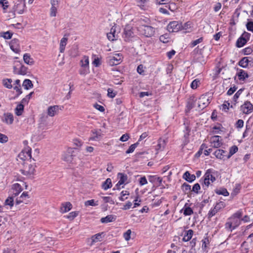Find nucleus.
I'll list each match as a JSON object with an SVG mask.
<instances>
[{"label":"nucleus","mask_w":253,"mask_h":253,"mask_svg":"<svg viewBox=\"0 0 253 253\" xmlns=\"http://www.w3.org/2000/svg\"><path fill=\"white\" fill-rule=\"evenodd\" d=\"M7 136L0 132V143H4L8 141Z\"/></svg>","instance_id":"obj_56"},{"label":"nucleus","mask_w":253,"mask_h":253,"mask_svg":"<svg viewBox=\"0 0 253 253\" xmlns=\"http://www.w3.org/2000/svg\"><path fill=\"white\" fill-rule=\"evenodd\" d=\"M138 144V142H137L136 143L131 145L129 146V148L126 150V153L129 154V153H132L134 151V150L135 149L136 147L137 146Z\"/></svg>","instance_id":"obj_51"},{"label":"nucleus","mask_w":253,"mask_h":253,"mask_svg":"<svg viewBox=\"0 0 253 253\" xmlns=\"http://www.w3.org/2000/svg\"><path fill=\"white\" fill-rule=\"evenodd\" d=\"M225 228L226 229L230 231H232L236 228L228 219L227 222L225 224Z\"/></svg>","instance_id":"obj_45"},{"label":"nucleus","mask_w":253,"mask_h":253,"mask_svg":"<svg viewBox=\"0 0 253 253\" xmlns=\"http://www.w3.org/2000/svg\"><path fill=\"white\" fill-rule=\"evenodd\" d=\"M143 34L147 37L152 36L155 33V30L153 27L149 26H144L143 28Z\"/></svg>","instance_id":"obj_16"},{"label":"nucleus","mask_w":253,"mask_h":253,"mask_svg":"<svg viewBox=\"0 0 253 253\" xmlns=\"http://www.w3.org/2000/svg\"><path fill=\"white\" fill-rule=\"evenodd\" d=\"M253 52V49L251 47H248L244 48L243 50V52L245 55H249L252 53Z\"/></svg>","instance_id":"obj_60"},{"label":"nucleus","mask_w":253,"mask_h":253,"mask_svg":"<svg viewBox=\"0 0 253 253\" xmlns=\"http://www.w3.org/2000/svg\"><path fill=\"white\" fill-rule=\"evenodd\" d=\"M249 245L247 242H244L241 245V250L242 253H247L249 251Z\"/></svg>","instance_id":"obj_35"},{"label":"nucleus","mask_w":253,"mask_h":253,"mask_svg":"<svg viewBox=\"0 0 253 253\" xmlns=\"http://www.w3.org/2000/svg\"><path fill=\"white\" fill-rule=\"evenodd\" d=\"M243 92V89H240L239 90L237 91V92L235 93V94L234 95L233 98V102H234V104L235 105L236 103L237 102V100L239 98L240 95L242 94Z\"/></svg>","instance_id":"obj_49"},{"label":"nucleus","mask_w":253,"mask_h":253,"mask_svg":"<svg viewBox=\"0 0 253 253\" xmlns=\"http://www.w3.org/2000/svg\"><path fill=\"white\" fill-rule=\"evenodd\" d=\"M131 233V231L130 229L127 230L125 233H124L123 237L126 241H127L130 240Z\"/></svg>","instance_id":"obj_54"},{"label":"nucleus","mask_w":253,"mask_h":253,"mask_svg":"<svg viewBox=\"0 0 253 253\" xmlns=\"http://www.w3.org/2000/svg\"><path fill=\"white\" fill-rule=\"evenodd\" d=\"M81 67L89 68V57L87 56H84L80 61Z\"/></svg>","instance_id":"obj_29"},{"label":"nucleus","mask_w":253,"mask_h":253,"mask_svg":"<svg viewBox=\"0 0 253 253\" xmlns=\"http://www.w3.org/2000/svg\"><path fill=\"white\" fill-rule=\"evenodd\" d=\"M8 3L6 0H0V4L2 5L4 10L6 9L8 7Z\"/></svg>","instance_id":"obj_61"},{"label":"nucleus","mask_w":253,"mask_h":253,"mask_svg":"<svg viewBox=\"0 0 253 253\" xmlns=\"http://www.w3.org/2000/svg\"><path fill=\"white\" fill-rule=\"evenodd\" d=\"M237 75L238 76L239 79L242 81H244L249 77L248 73L242 69H240L238 71Z\"/></svg>","instance_id":"obj_20"},{"label":"nucleus","mask_w":253,"mask_h":253,"mask_svg":"<svg viewBox=\"0 0 253 253\" xmlns=\"http://www.w3.org/2000/svg\"><path fill=\"white\" fill-rule=\"evenodd\" d=\"M117 37L115 28L112 27L110 30V32L107 34V38L109 40L113 41L116 40Z\"/></svg>","instance_id":"obj_25"},{"label":"nucleus","mask_w":253,"mask_h":253,"mask_svg":"<svg viewBox=\"0 0 253 253\" xmlns=\"http://www.w3.org/2000/svg\"><path fill=\"white\" fill-rule=\"evenodd\" d=\"M12 80L10 79H6L2 80L3 85L7 88H11L12 85Z\"/></svg>","instance_id":"obj_41"},{"label":"nucleus","mask_w":253,"mask_h":253,"mask_svg":"<svg viewBox=\"0 0 253 253\" xmlns=\"http://www.w3.org/2000/svg\"><path fill=\"white\" fill-rule=\"evenodd\" d=\"M224 203L222 202H221L217 203L214 208L218 212L221 209L224 208Z\"/></svg>","instance_id":"obj_58"},{"label":"nucleus","mask_w":253,"mask_h":253,"mask_svg":"<svg viewBox=\"0 0 253 253\" xmlns=\"http://www.w3.org/2000/svg\"><path fill=\"white\" fill-rule=\"evenodd\" d=\"M73 150L72 148H68L63 155L62 159L67 162H71L73 160Z\"/></svg>","instance_id":"obj_13"},{"label":"nucleus","mask_w":253,"mask_h":253,"mask_svg":"<svg viewBox=\"0 0 253 253\" xmlns=\"http://www.w3.org/2000/svg\"><path fill=\"white\" fill-rule=\"evenodd\" d=\"M246 27L248 31L253 32V22L249 21L246 24Z\"/></svg>","instance_id":"obj_59"},{"label":"nucleus","mask_w":253,"mask_h":253,"mask_svg":"<svg viewBox=\"0 0 253 253\" xmlns=\"http://www.w3.org/2000/svg\"><path fill=\"white\" fill-rule=\"evenodd\" d=\"M13 116L11 113H6L4 115V121L7 124H12L13 122Z\"/></svg>","instance_id":"obj_26"},{"label":"nucleus","mask_w":253,"mask_h":253,"mask_svg":"<svg viewBox=\"0 0 253 253\" xmlns=\"http://www.w3.org/2000/svg\"><path fill=\"white\" fill-rule=\"evenodd\" d=\"M68 39L65 37H63L60 41L59 49L60 52L62 53L65 50V46L67 44Z\"/></svg>","instance_id":"obj_31"},{"label":"nucleus","mask_w":253,"mask_h":253,"mask_svg":"<svg viewBox=\"0 0 253 253\" xmlns=\"http://www.w3.org/2000/svg\"><path fill=\"white\" fill-rule=\"evenodd\" d=\"M78 214V213L76 211H72L70 212L66 217L67 218L70 220L74 219Z\"/></svg>","instance_id":"obj_53"},{"label":"nucleus","mask_w":253,"mask_h":253,"mask_svg":"<svg viewBox=\"0 0 253 253\" xmlns=\"http://www.w3.org/2000/svg\"><path fill=\"white\" fill-rule=\"evenodd\" d=\"M103 234V232L97 233L91 237V245H92L94 243L100 242L102 240V235Z\"/></svg>","instance_id":"obj_27"},{"label":"nucleus","mask_w":253,"mask_h":253,"mask_svg":"<svg viewBox=\"0 0 253 253\" xmlns=\"http://www.w3.org/2000/svg\"><path fill=\"white\" fill-rule=\"evenodd\" d=\"M116 219V216L115 215L110 214L101 218L100 221L102 223H108L115 221Z\"/></svg>","instance_id":"obj_22"},{"label":"nucleus","mask_w":253,"mask_h":253,"mask_svg":"<svg viewBox=\"0 0 253 253\" xmlns=\"http://www.w3.org/2000/svg\"><path fill=\"white\" fill-rule=\"evenodd\" d=\"M210 103L209 98L206 95H202L198 100V107L203 109Z\"/></svg>","instance_id":"obj_10"},{"label":"nucleus","mask_w":253,"mask_h":253,"mask_svg":"<svg viewBox=\"0 0 253 253\" xmlns=\"http://www.w3.org/2000/svg\"><path fill=\"white\" fill-rule=\"evenodd\" d=\"M13 197L11 195V196L8 197L5 201L4 205L5 206H9L10 208H12L14 205V200Z\"/></svg>","instance_id":"obj_37"},{"label":"nucleus","mask_w":253,"mask_h":253,"mask_svg":"<svg viewBox=\"0 0 253 253\" xmlns=\"http://www.w3.org/2000/svg\"><path fill=\"white\" fill-rule=\"evenodd\" d=\"M213 154L217 159L223 160L228 159L227 152L222 149H217Z\"/></svg>","instance_id":"obj_12"},{"label":"nucleus","mask_w":253,"mask_h":253,"mask_svg":"<svg viewBox=\"0 0 253 253\" xmlns=\"http://www.w3.org/2000/svg\"><path fill=\"white\" fill-rule=\"evenodd\" d=\"M216 193L218 195H222L224 196H227L229 195L228 192L225 188H221L219 190H217L216 191Z\"/></svg>","instance_id":"obj_46"},{"label":"nucleus","mask_w":253,"mask_h":253,"mask_svg":"<svg viewBox=\"0 0 253 253\" xmlns=\"http://www.w3.org/2000/svg\"><path fill=\"white\" fill-rule=\"evenodd\" d=\"M112 181L111 179L109 178H107L103 183L102 185V188L106 190L109 188H110L112 187Z\"/></svg>","instance_id":"obj_33"},{"label":"nucleus","mask_w":253,"mask_h":253,"mask_svg":"<svg viewBox=\"0 0 253 253\" xmlns=\"http://www.w3.org/2000/svg\"><path fill=\"white\" fill-rule=\"evenodd\" d=\"M132 32L130 30H125L124 31V39L126 41L129 40V38L132 37Z\"/></svg>","instance_id":"obj_44"},{"label":"nucleus","mask_w":253,"mask_h":253,"mask_svg":"<svg viewBox=\"0 0 253 253\" xmlns=\"http://www.w3.org/2000/svg\"><path fill=\"white\" fill-rule=\"evenodd\" d=\"M14 72L16 74L25 75L27 73V68L24 66H21L19 68L14 67Z\"/></svg>","instance_id":"obj_17"},{"label":"nucleus","mask_w":253,"mask_h":253,"mask_svg":"<svg viewBox=\"0 0 253 253\" xmlns=\"http://www.w3.org/2000/svg\"><path fill=\"white\" fill-rule=\"evenodd\" d=\"M10 48L15 53H18L20 51L19 41L18 39H14L10 43Z\"/></svg>","instance_id":"obj_11"},{"label":"nucleus","mask_w":253,"mask_h":253,"mask_svg":"<svg viewBox=\"0 0 253 253\" xmlns=\"http://www.w3.org/2000/svg\"><path fill=\"white\" fill-rule=\"evenodd\" d=\"M203 187H208L215 180V177L212 174V170L211 169H208L204 176Z\"/></svg>","instance_id":"obj_1"},{"label":"nucleus","mask_w":253,"mask_h":253,"mask_svg":"<svg viewBox=\"0 0 253 253\" xmlns=\"http://www.w3.org/2000/svg\"><path fill=\"white\" fill-rule=\"evenodd\" d=\"M23 60L24 62L29 65H32L34 63V59L31 57L28 53H25L23 55Z\"/></svg>","instance_id":"obj_24"},{"label":"nucleus","mask_w":253,"mask_h":253,"mask_svg":"<svg viewBox=\"0 0 253 253\" xmlns=\"http://www.w3.org/2000/svg\"><path fill=\"white\" fill-rule=\"evenodd\" d=\"M193 24L191 22H187L182 25V30L185 33H189L193 31Z\"/></svg>","instance_id":"obj_19"},{"label":"nucleus","mask_w":253,"mask_h":253,"mask_svg":"<svg viewBox=\"0 0 253 253\" xmlns=\"http://www.w3.org/2000/svg\"><path fill=\"white\" fill-rule=\"evenodd\" d=\"M23 86L25 89H29V88H32L33 85L31 80L29 79H26L23 82Z\"/></svg>","instance_id":"obj_38"},{"label":"nucleus","mask_w":253,"mask_h":253,"mask_svg":"<svg viewBox=\"0 0 253 253\" xmlns=\"http://www.w3.org/2000/svg\"><path fill=\"white\" fill-rule=\"evenodd\" d=\"M217 211L214 208H213V209H211L209 212L208 214V218H211V217H212L213 216H214V215H215V214L217 212Z\"/></svg>","instance_id":"obj_55"},{"label":"nucleus","mask_w":253,"mask_h":253,"mask_svg":"<svg viewBox=\"0 0 253 253\" xmlns=\"http://www.w3.org/2000/svg\"><path fill=\"white\" fill-rule=\"evenodd\" d=\"M200 189V186L199 183H196L194 185L192 188V191L196 193H198L199 190Z\"/></svg>","instance_id":"obj_63"},{"label":"nucleus","mask_w":253,"mask_h":253,"mask_svg":"<svg viewBox=\"0 0 253 253\" xmlns=\"http://www.w3.org/2000/svg\"><path fill=\"white\" fill-rule=\"evenodd\" d=\"M129 138V134L127 133H125L123 134L120 138V140L122 142H125L127 141Z\"/></svg>","instance_id":"obj_64"},{"label":"nucleus","mask_w":253,"mask_h":253,"mask_svg":"<svg viewBox=\"0 0 253 253\" xmlns=\"http://www.w3.org/2000/svg\"><path fill=\"white\" fill-rule=\"evenodd\" d=\"M166 145V141L164 139H160L158 141L157 145V149L160 150H162L165 148Z\"/></svg>","instance_id":"obj_42"},{"label":"nucleus","mask_w":253,"mask_h":253,"mask_svg":"<svg viewBox=\"0 0 253 253\" xmlns=\"http://www.w3.org/2000/svg\"><path fill=\"white\" fill-rule=\"evenodd\" d=\"M182 25L178 21L170 22L167 26V30L169 32H177L182 30Z\"/></svg>","instance_id":"obj_5"},{"label":"nucleus","mask_w":253,"mask_h":253,"mask_svg":"<svg viewBox=\"0 0 253 253\" xmlns=\"http://www.w3.org/2000/svg\"><path fill=\"white\" fill-rule=\"evenodd\" d=\"M247 40L244 39L242 37H240L236 42V46L238 47L243 46L247 43Z\"/></svg>","instance_id":"obj_39"},{"label":"nucleus","mask_w":253,"mask_h":253,"mask_svg":"<svg viewBox=\"0 0 253 253\" xmlns=\"http://www.w3.org/2000/svg\"><path fill=\"white\" fill-rule=\"evenodd\" d=\"M22 173L28 176H33L35 171V166L28 162L25 163L23 169L21 170Z\"/></svg>","instance_id":"obj_2"},{"label":"nucleus","mask_w":253,"mask_h":253,"mask_svg":"<svg viewBox=\"0 0 253 253\" xmlns=\"http://www.w3.org/2000/svg\"><path fill=\"white\" fill-rule=\"evenodd\" d=\"M249 57H243L239 62V65L243 68H246L248 67L249 65V63L250 62Z\"/></svg>","instance_id":"obj_28"},{"label":"nucleus","mask_w":253,"mask_h":253,"mask_svg":"<svg viewBox=\"0 0 253 253\" xmlns=\"http://www.w3.org/2000/svg\"><path fill=\"white\" fill-rule=\"evenodd\" d=\"M148 0H136L137 4L140 7L144 6Z\"/></svg>","instance_id":"obj_62"},{"label":"nucleus","mask_w":253,"mask_h":253,"mask_svg":"<svg viewBox=\"0 0 253 253\" xmlns=\"http://www.w3.org/2000/svg\"><path fill=\"white\" fill-rule=\"evenodd\" d=\"M24 105L22 104H18L15 109V113L17 116H20L24 111Z\"/></svg>","instance_id":"obj_34"},{"label":"nucleus","mask_w":253,"mask_h":253,"mask_svg":"<svg viewBox=\"0 0 253 253\" xmlns=\"http://www.w3.org/2000/svg\"><path fill=\"white\" fill-rule=\"evenodd\" d=\"M91 136L89 137V140L98 141L101 137V131L100 129L92 130Z\"/></svg>","instance_id":"obj_14"},{"label":"nucleus","mask_w":253,"mask_h":253,"mask_svg":"<svg viewBox=\"0 0 253 253\" xmlns=\"http://www.w3.org/2000/svg\"><path fill=\"white\" fill-rule=\"evenodd\" d=\"M222 139L218 135H214L210 138V146L213 148H217L222 145Z\"/></svg>","instance_id":"obj_8"},{"label":"nucleus","mask_w":253,"mask_h":253,"mask_svg":"<svg viewBox=\"0 0 253 253\" xmlns=\"http://www.w3.org/2000/svg\"><path fill=\"white\" fill-rule=\"evenodd\" d=\"M139 183L140 186H143L147 183V180L145 176L140 177L139 179Z\"/></svg>","instance_id":"obj_57"},{"label":"nucleus","mask_w":253,"mask_h":253,"mask_svg":"<svg viewBox=\"0 0 253 253\" xmlns=\"http://www.w3.org/2000/svg\"><path fill=\"white\" fill-rule=\"evenodd\" d=\"M129 194V193L128 191H122L121 193V196L119 197L120 200L121 201H124L127 199V197H126V196L128 195Z\"/></svg>","instance_id":"obj_47"},{"label":"nucleus","mask_w":253,"mask_h":253,"mask_svg":"<svg viewBox=\"0 0 253 253\" xmlns=\"http://www.w3.org/2000/svg\"><path fill=\"white\" fill-rule=\"evenodd\" d=\"M200 84V80L198 79L194 80L191 84L190 86L192 89H196Z\"/></svg>","instance_id":"obj_52"},{"label":"nucleus","mask_w":253,"mask_h":253,"mask_svg":"<svg viewBox=\"0 0 253 253\" xmlns=\"http://www.w3.org/2000/svg\"><path fill=\"white\" fill-rule=\"evenodd\" d=\"M169 36L168 34H166L160 37V40L163 43H168L169 42Z\"/></svg>","instance_id":"obj_48"},{"label":"nucleus","mask_w":253,"mask_h":253,"mask_svg":"<svg viewBox=\"0 0 253 253\" xmlns=\"http://www.w3.org/2000/svg\"><path fill=\"white\" fill-rule=\"evenodd\" d=\"M63 109V106L60 105L50 106L47 109V114L50 117H54L57 115L59 111Z\"/></svg>","instance_id":"obj_7"},{"label":"nucleus","mask_w":253,"mask_h":253,"mask_svg":"<svg viewBox=\"0 0 253 253\" xmlns=\"http://www.w3.org/2000/svg\"><path fill=\"white\" fill-rule=\"evenodd\" d=\"M122 55L120 53H116L110 55L108 57V63L110 66L119 65L122 61Z\"/></svg>","instance_id":"obj_3"},{"label":"nucleus","mask_w":253,"mask_h":253,"mask_svg":"<svg viewBox=\"0 0 253 253\" xmlns=\"http://www.w3.org/2000/svg\"><path fill=\"white\" fill-rule=\"evenodd\" d=\"M187 204H185L183 208L181 210V211H183L184 215H191L193 213L192 209L187 206Z\"/></svg>","instance_id":"obj_30"},{"label":"nucleus","mask_w":253,"mask_h":253,"mask_svg":"<svg viewBox=\"0 0 253 253\" xmlns=\"http://www.w3.org/2000/svg\"><path fill=\"white\" fill-rule=\"evenodd\" d=\"M28 198H29L28 193L26 192H23L21 195L16 199V204H19L23 202L24 200Z\"/></svg>","instance_id":"obj_36"},{"label":"nucleus","mask_w":253,"mask_h":253,"mask_svg":"<svg viewBox=\"0 0 253 253\" xmlns=\"http://www.w3.org/2000/svg\"><path fill=\"white\" fill-rule=\"evenodd\" d=\"M79 72L81 75L85 76L89 73V68L81 67Z\"/></svg>","instance_id":"obj_43"},{"label":"nucleus","mask_w":253,"mask_h":253,"mask_svg":"<svg viewBox=\"0 0 253 253\" xmlns=\"http://www.w3.org/2000/svg\"><path fill=\"white\" fill-rule=\"evenodd\" d=\"M183 178L186 181L192 182L195 180L196 176L194 174H191L189 171H187L184 173Z\"/></svg>","instance_id":"obj_21"},{"label":"nucleus","mask_w":253,"mask_h":253,"mask_svg":"<svg viewBox=\"0 0 253 253\" xmlns=\"http://www.w3.org/2000/svg\"><path fill=\"white\" fill-rule=\"evenodd\" d=\"M118 176H119L120 179L116 185V187L120 186L124 184L127 179V175L122 173H119Z\"/></svg>","instance_id":"obj_23"},{"label":"nucleus","mask_w":253,"mask_h":253,"mask_svg":"<svg viewBox=\"0 0 253 253\" xmlns=\"http://www.w3.org/2000/svg\"><path fill=\"white\" fill-rule=\"evenodd\" d=\"M241 110L244 114H249L253 112V105L248 101L241 106Z\"/></svg>","instance_id":"obj_9"},{"label":"nucleus","mask_w":253,"mask_h":253,"mask_svg":"<svg viewBox=\"0 0 253 253\" xmlns=\"http://www.w3.org/2000/svg\"><path fill=\"white\" fill-rule=\"evenodd\" d=\"M238 148L237 146L234 145L230 147L229 152L227 155V159H229L233 155L238 151Z\"/></svg>","instance_id":"obj_40"},{"label":"nucleus","mask_w":253,"mask_h":253,"mask_svg":"<svg viewBox=\"0 0 253 253\" xmlns=\"http://www.w3.org/2000/svg\"><path fill=\"white\" fill-rule=\"evenodd\" d=\"M230 103L228 102H224L221 105L220 109L222 111L227 112L229 108Z\"/></svg>","instance_id":"obj_50"},{"label":"nucleus","mask_w":253,"mask_h":253,"mask_svg":"<svg viewBox=\"0 0 253 253\" xmlns=\"http://www.w3.org/2000/svg\"><path fill=\"white\" fill-rule=\"evenodd\" d=\"M22 190L21 186L18 183H15L12 185L11 189V195L16 197L17 196Z\"/></svg>","instance_id":"obj_15"},{"label":"nucleus","mask_w":253,"mask_h":253,"mask_svg":"<svg viewBox=\"0 0 253 253\" xmlns=\"http://www.w3.org/2000/svg\"><path fill=\"white\" fill-rule=\"evenodd\" d=\"M72 207V205L70 202L63 203L60 208V211L62 213H65L71 210Z\"/></svg>","instance_id":"obj_18"},{"label":"nucleus","mask_w":253,"mask_h":253,"mask_svg":"<svg viewBox=\"0 0 253 253\" xmlns=\"http://www.w3.org/2000/svg\"><path fill=\"white\" fill-rule=\"evenodd\" d=\"M193 231L191 229H190L188 231H187L185 233V234H184V236L182 239V240L184 241V242H187L188 241H189L192 236H193Z\"/></svg>","instance_id":"obj_32"},{"label":"nucleus","mask_w":253,"mask_h":253,"mask_svg":"<svg viewBox=\"0 0 253 253\" xmlns=\"http://www.w3.org/2000/svg\"><path fill=\"white\" fill-rule=\"evenodd\" d=\"M18 158L23 161L31 160L32 158L31 149L28 146L25 147L19 154Z\"/></svg>","instance_id":"obj_6"},{"label":"nucleus","mask_w":253,"mask_h":253,"mask_svg":"<svg viewBox=\"0 0 253 253\" xmlns=\"http://www.w3.org/2000/svg\"><path fill=\"white\" fill-rule=\"evenodd\" d=\"M242 214V211H238L228 218L229 221H230L232 224L234 225V226L236 228L239 226L241 223Z\"/></svg>","instance_id":"obj_4"}]
</instances>
